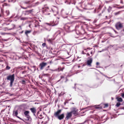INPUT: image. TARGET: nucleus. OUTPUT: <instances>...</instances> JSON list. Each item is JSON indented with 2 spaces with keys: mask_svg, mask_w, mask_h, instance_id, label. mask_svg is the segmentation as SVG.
Here are the masks:
<instances>
[{
  "mask_svg": "<svg viewBox=\"0 0 124 124\" xmlns=\"http://www.w3.org/2000/svg\"><path fill=\"white\" fill-rule=\"evenodd\" d=\"M14 74L9 75L8 76L7 79L10 81V86L11 87L12 86L14 82L15 79Z\"/></svg>",
  "mask_w": 124,
  "mask_h": 124,
  "instance_id": "nucleus-1",
  "label": "nucleus"
},
{
  "mask_svg": "<svg viewBox=\"0 0 124 124\" xmlns=\"http://www.w3.org/2000/svg\"><path fill=\"white\" fill-rule=\"evenodd\" d=\"M115 26L117 29L119 30L123 27V24L120 22H118L115 24Z\"/></svg>",
  "mask_w": 124,
  "mask_h": 124,
  "instance_id": "nucleus-2",
  "label": "nucleus"
},
{
  "mask_svg": "<svg viewBox=\"0 0 124 124\" xmlns=\"http://www.w3.org/2000/svg\"><path fill=\"white\" fill-rule=\"evenodd\" d=\"M78 110L76 108H73L71 112V113L75 116H76L78 114Z\"/></svg>",
  "mask_w": 124,
  "mask_h": 124,
  "instance_id": "nucleus-3",
  "label": "nucleus"
},
{
  "mask_svg": "<svg viewBox=\"0 0 124 124\" xmlns=\"http://www.w3.org/2000/svg\"><path fill=\"white\" fill-rule=\"evenodd\" d=\"M18 114V111L17 110H16V111H14L13 112V116H16L17 118L19 119L23 120V119L21 118H20L19 117L17 116Z\"/></svg>",
  "mask_w": 124,
  "mask_h": 124,
  "instance_id": "nucleus-4",
  "label": "nucleus"
},
{
  "mask_svg": "<svg viewBox=\"0 0 124 124\" xmlns=\"http://www.w3.org/2000/svg\"><path fill=\"white\" fill-rule=\"evenodd\" d=\"M47 63L46 62H42L40 63L39 64V66L40 67V69L42 70L44 68V67L46 65Z\"/></svg>",
  "mask_w": 124,
  "mask_h": 124,
  "instance_id": "nucleus-5",
  "label": "nucleus"
},
{
  "mask_svg": "<svg viewBox=\"0 0 124 124\" xmlns=\"http://www.w3.org/2000/svg\"><path fill=\"white\" fill-rule=\"evenodd\" d=\"M72 114L71 112H68L66 115V116L65 118L67 120H68L72 117Z\"/></svg>",
  "mask_w": 124,
  "mask_h": 124,
  "instance_id": "nucleus-6",
  "label": "nucleus"
},
{
  "mask_svg": "<svg viewBox=\"0 0 124 124\" xmlns=\"http://www.w3.org/2000/svg\"><path fill=\"white\" fill-rule=\"evenodd\" d=\"M93 61V59L92 58H90L88 60L87 62V64L88 65L91 66V64Z\"/></svg>",
  "mask_w": 124,
  "mask_h": 124,
  "instance_id": "nucleus-7",
  "label": "nucleus"
},
{
  "mask_svg": "<svg viewBox=\"0 0 124 124\" xmlns=\"http://www.w3.org/2000/svg\"><path fill=\"white\" fill-rule=\"evenodd\" d=\"M29 112L27 111H25L24 112V114L28 119L30 117V116L29 115Z\"/></svg>",
  "mask_w": 124,
  "mask_h": 124,
  "instance_id": "nucleus-8",
  "label": "nucleus"
},
{
  "mask_svg": "<svg viewBox=\"0 0 124 124\" xmlns=\"http://www.w3.org/2000/svg\"><path fill=\"white\" fill-rule=\"evenodd\" d=\"M62 111L61 109H60L58 110L56 112H55L54 114V115L56 117H57L59 115V114L61 113Z\"/></svg>",
  "mask_w": 124,
  "mask_h": 124,
  "instance_id": "nucleus-9",
  "label": "nucleus"
},
{
  "mask_svg": "<svg viewBox=\"0 0 124 124\" xmlns=\"http://www.w3.org/2000/svg\"><path fill=\"white\" fill-rule=\"evenodd\" d=\"M64 117V114H62L60 115H59L57 117L60 120H62L63 119Z\"/></svg>",
  "mask_w": 124,
  "mask_h": 124,
  "instance_id": "nucleus-10",
  "label": "nucleus"
},
{
  "mask_svg": "<svg viewBox=\"0 0 124 124\" xmlns=\"http://www.w3.org/2000/svg\"><path fill=\"white\" fill-rule=\"evenodd\" d=\"M65 29L67 30H68L69 31H73L72 30L70 29V28H71V27H70L67 25H66L65 26Z\"/></svg>",
  "mask_w": 124,
  "mask_h": 124,
  "instance_id": "nucleus-11",
  "label": "nucleus"
},
{
  "mask_svg": "<svg viewBox=\"0 0 124 124\" xmlns=\"http://www.w3.org/2000/svg\"><path fill=\"white\" fill-rule=\"evenodd\" d=\"M30 110L33 113H36V110L34 108H30Z\"/></svg>",
  "mask_w": 124,
  "mask_h": 124,
  "instance_id": "nucleus-12",
  "label": "nucleus"
},
{
  "mask_svg": "<svg viewBox=\"0 0 124 124\" xmlns=\"http://www.w3.org/2000/svg\"><path fill=\"white\" fill-rule=\"evenodd\" d=\"M64 67H63L62 68H61V67H59L57 69L55 70L56 71H62L63 69H64Z\"/></svg>",
  "mask_w": 124,
  "mask_h": 124,
  "instance_id": "nucleus-13",
  "label": "nucleus"
},
{
  "mask_svg": "<svg viewBox=\"0 0 124 124\" xmlns=\"http://www.w3.org/2000/svg\"><path fill=\"white\" fill-rule=\"evenodd\" d=\"M31 32V30H26L25 31V34L27 36H28V34L30 33Z\"/></svg>",
  "mask_w": 124,
  "mask_h": 124,
  "instance_id": "nucleus-14",
  "label": "nucleus"
},
{
  "mask_svg": "<svg viewBox=\"0 0 124 124\" xmlns=\"http://www.w3.org/2000/svg\"><path fill=\"white\" fill-rule=\"evenodd\" d=\"M116 99L119 102H121L123 101V99L121 97H117Z\"/></svg>",
  "mask_w": 124,
  "mask_h": 124,
  "instance_id": "nucleus-15",
  "label": "nucleus"
},
{
  "mask_svg": "<svg viewBox=\"0 0 124 124\" xmlns=\"http://www.w3.org/2000/svg\"><path fill=\"white\" fill-rule=\"evenodd\" d=\"M112 9V8L110 6H109L108 8L107 9V10L108 12L110 13Z\"/></svg>",
  "mask_w": 124,
  "mask_h": 124,
  "instance_id": "nucleus-16",
  "label": "nucleus"
},
{
  "mask_svg": "<svg viewBox=\"0 0 124 124\" xmlns=\"http://www.w3.org/2000/svg\"><path fill=\"white\" fill-rule=\"evenodd\" d=\"M12 28L10 29H8V30H11L13 29H14L15 27V25L14 24H12L11 25Z\"/></svg>",
  "mask_w": 124,
  "mask_h": 124,
  "instance_id": "nucleus-17",
  "label": "nucleus"
},
{
  "mask_svg": "<svg viewBox=\"0 0 124 124\" xmlns=\"http://www.w3.org/2000/svg\"><path fill=\"white\" fill-rule=\"evenodd\" d=\"M53 39L52 38L48 39H47V40L48 42L50 43H52V42Z\"/></svg>",
  "mask_w": 124,
  "mask_h": 124,
  "instance_id": "nucleus-18",
  "label": "nucleus"
},
{
  "mask_svg": "<svg viewBox=\"0 0 124 124\" xmlns=\"http://www.w3.org/2000/svg\"><path fill=\"white\" fill-rule=\"evenodd\" d=\"M97 106L96 107H95V108L96 109H101L102 108V107H100L99 106V105H98V106Z\"/></svg>",
  "mask_w": 124,
  "mask_h": 124,
  "instance_id": "nucleus-19",
  "label": "nucleus"
},
{
  "mask_svg": "<svg viewBox=\"0 0 124 124\" xmlns=\"http://www.w3.org/2000/svg\"><path fill=\"white\" fill-rule=\"evenodd\" d=\"M30 2V1H24V3L26 4H29Z\"/></svg>",
  "mask_w": 124,
  "mask_h": 124,
  "instance_id": "nucleus-20",
  "label": "nucleus"
},
{
  "mask_svg": "<svg viewBox=\"0 0 124 124\" xmlns=\"http://www.w3.org/2000/svg\"><path fill=\"white\" fill-rule=\"evenodd\" d=\"M10 69V67L8 65H7L6 68V69L7 70H9Z\"/></svg>",
  "mask_w": 124,
  "mask_h": 124,
  "instance_id": "nucleus-21",
  "label": "nucleus"
},
{
  "mask_svg": "<svg viewBox=\"0 0 124 124\" xmlns=\"http://www.w3.org/2000/svg\"><path fill=\"white\" fill-rule=\"evenodd\" d=\"M28 11L27 10V11H26L25 12L24 14L25 15H28L30 14L29 13V12H28Z\"/></svg>",
  "mask_w": 124,
  "mask_h": 124,
  "instance_id": "nucleus-22",
  "label": "nucleus"
},
{
  "mask_svg": "<svg viewBox=\"0 0 124 124\" xmlns=\"http://www.w3.org/2000/svg\"><path fill=\"white\" fill-rule=\"evenodd\" d=\"M120 105V103L119 102H118L116 104V106L117 107L119 106Z\"/></svg>",
  "mask_w": 124,
  "mask_h": 124,
  "instance_id": "nucleus-23",
  "label": "nucleus"
},
{
  "mask_svg": "<svg viewBox=\"0 0 124 124\" xmlns=\"http://www.w3.org/2000/svg\"><path fill=\"white\" fill-rule=\"evenodd\" d=\"M27 18L26 17H22L21 18V20H24L27 19Z\"/></svg>",
  "mask_w": 124,
  "mask_h": 124,
  "instance_id": "nucleus-24",
  "label": "nucleus"
},
{
  "mask_svg": "<svg viewBox=\"0 0 124 124\" xmlns=\"http://www.w3.org/2000/svg\"><path fill=\"white\" fill-rule=\"evenodd\" d=\"M92 107L91 106H88V107H86L83 109H89L91 108V107Z\"/></svg>",
  "mask_w": 124,
  "mask_h": 124,
  "instance_id": "nucleus-25",
  "label": "nucleus"
},
{
  "mask_svg": "<svg viewBox=\"0 0 124 124\" xmlns=\"http://www.w3.org/2000/svg\"><path fill=\"white\" fill-rule=\"evenodd\" d=\"M120 11H118L117 12H116L115 13V14H114L115 15H118L120 13Z\"/></svg>",
  "mask_w": 124,
  "mask_h": 124,
  "instance_id": "nucleus-26",
  "label": "nucleus"
},
{
  "mask_svg": "<svg viewBox=\"0 0 124 124\" xmlns=\"http://www.w3.org/2000/svg\"><path fill=\"white\" fill-rule=\"evenodd\" d=\"M9 2H14L16 1V0H8Z\"/></svg>",
  "mask_w": 124,
  "mask_h": 124,
  "instance_id": "nucleus-27",
  "label": "nucleus"
},
{
  "mask_svg": "<svg viewBox=\"0 0 124 124\" xmlns=\"http://www.w3.org/2000/svg\"><path fill=\"white\" fill-rule=\"evenodd\" d=\"M25 81L24 80H23L21 82V83L23 84H25Z\"/></svg>",
  "mask_w": 124,
  "mask_h": 124,
  "instance_id": "nucleus-28",
  "label": "nucleus"
},
{
  "mask_svg": "<svg viewBox=\"0 0 124 124\" xmlns=\"http://www.w3.org/2000/svg\"><path fill=\"white\" fill-rule=\"evenodd\" d=\"M6 13L7 14V15H8L9 14V11L8 10L6 11Z\"/></svg>",
  "mask_w": 124,
  "mask_h": 124,
  "instance_id": "nucleus-29",
  "label": "nucleus"
},
{
  "mask_svg": "<svg viewBox=\"0 0 124 124\" xmlns=\"http://www.w3.org/2000/svg\"><path fill=\"white\" fill-rule=\"evenodd\" d=\"M28 11V12H29V13L30 14V13H31V12H32L33 11V9L30 10H29Z\"/></svg>",
  "mask_w": 124,
  "mask_h": 124,
  "instance_id": "nucleus-30",
  "label": "nucleus"
},
{
  "mask_svg": "<svg viewBox=\"0 0 124 124\" xmlns=\"http://www.w3.org/2000/svg\"><path fill=\"white\" fill-rule=\"evenodd\" d=\"M46 44L45 43H43L42 44V45L43 47H44L46 46Z\"/></svg>",
  "mask_w": 124,
  "mask_h": 124,
  "instance_id": "nucleus-31",
  "label": "nucleus"
},
{
  "mask_svg": "<svg viewBox=\"0 0 124 124\" xmlns=\"http://www.w3.org/2000/svg\"><path fill=\"white\" fill-rule=\"evenodd\" d=\"M39 111H38L37 113V116L39 117Z\"/></svg>",
  "mask_w": 124,
  "mask_h": 124,
  "instance_id": "nucleus-32",
  "label": "nucleus"
},
{
  "mask_svg": "<svg viewBox=\"0 0 124 124\" xmlns=\"http://www.w3.org/2000/svg\"><path fill=\"white\" fill-rule=\"evenodd\" d=\"M58 23H59V22L58 21H57V23H56V24H55L53 25H52V26H54L56 25H57V24H58Z\"/></svg>",
  "mask_w": 124,
  "mask_h": 124,
  "instance_id": "nucleus-33",
  "label": "nucleus"
},
{
  "mask_svg": "<svg viewBox=\"0 0 124 124\" xmlns=\"http://www.w3.org/2000/svg\"><path fill=\"white\" fill-rule=\"evenodd\" d=\"M105 105V107H107L108 106V104H106Z\"/></svg>",
  "mask_w": 124,
  "mask_h": 124,
  "instance_id": "nucleus-34",
  "label": "nucleus"
},
{
  "mask_svg": "<svg viewBox=\"0 0 124 124\" xmlns=\"http://www.w3.org/2000/svg\"><path fill=\"white\" fill-rule=\"evenodd\" d=\"M122 97L123 98H124V93H123L122 94Z\"/></svg>",
  "mask_w": 124,
  "mask_h": 124,
  "instance_id": "nucleus-35",
  "label": "nucleus"
},
{
  "mask_svg": "<svg viewBox=\"0 0 124 124\" xmlns=\"http://www.w3.org/2000/svg\"><path fill=\"white\" fill-rule=\"evenodd\" d=\"M21 8H23V9H26L27 8V7L24 8V7H22V6L21 7Z\"/></svg>",
  "mask_w": 124,
  "mask_h": 124,
  "instance_id": "nucleus-36",
  "label": "nucleus"
},
{
  "mask_svg": "<svg viewBox=\"0 0 124 124\" xmlns=\"http://www.w3.org/2000/svg\"><path fill=\"white\" fill-rule=\"evenodd\" d=\"M123 7H124V6H122V7H118L117 8H123Z\"/></svg>",
  "mask_w": 124,
  "mask_h": 124,
  "instance_id": "nucleus-37",
  "label": "nucleus"
},
{
  "mask_svg": "<svg viewBox=\"0 0 124 124\" xmlns=\"http://www.w3.org/2000/svg\"><path fill=\"white\" fill-rule=\"evenodd\" d=\"M99 64V63L98 62H96V65H98Z\"/></svg>",
  "mask_w": 124,
  "mask_h": 124,
  "instance_id": "nucleus-38",
  "label": "nucleus"
},
{
  "mask_svg": "<svg viewBox=\"0 0 124 124\" xmlns=\"http://www.w3.org/2000/svg\"><path fill=\"white\" fill-rule=\"evenodd\" d=\"M26 72V71H23L22 72V74H24V73H25Z\"/></svg>",
  "mask_w": 124,
  "mask_h": 124,
  "instance_id": "nucleus-39",
  "label": "nucleus"
},
{
  "mask_svg": "<svg viewBox=\"0 0 124 124\" xmlns=\"http://www.w3.org/2000/svg\"><path fill=\"white\" fill-rule=\"evenodd\" d=\"M87 56H89L90 55V54L89 53H87Z\"/></svg>",
  "mask_w": 124,
  "mask_h": 124,
  "instance_id": "nucleus-40",
  "label": "nucleus"
},
{
  "mask_svg": "<svg viewBox=\"0 0 124 124\" xmlns=\"http://www.w3.org/2000/svg\"><path fill=\"white\" fill-rule=\"evenodd\" d=\"M42 116V114H39V116H40L41 117Z\"/></svg>",
  "mask_w": 124,
  "mask_h": 124,
  "instance_id": "nucleus-41",
  "label": "nucleus"
},
{
  "mask_svg": "<svg viewBox=\"0 0 124 124\" xmlns=\"http://www.w3.org/2000/svg\"><path fill=\"white\" fill-rule=\"evenodd\" d=\"M90 54H92V55L93 54V51H91L90 52Z\"/></svg>",
  "mask_w": 124,
  "mask_h": 124,
  "instance_id": "nucleus-42",
  "label": "nucleus"
},
{
  "mask_svg": "<svg viewBox=\"0 0 124 124\" xmlns=\"http://www.w3.org/2000/svg\"><path fill=\"white\" fill-rule=\"evenodd\" d=\"M46 24H48V25H50V24L49 23H46Z\"/></svg>",
  "mask_w": 124,
  "mask_h": 124,
  "instance_id": "nucleus-43",
  "label": "nucleus"
},
{
  "mask_svg": "<svg viewBox=\"0 0 124 124\" xmlns=\"http://www.w3.org/2000/svg\"><path fill=\"white\" fill-rule=\"evenodd\" d=\"M35 113H33V115H34V116H36V115H35Z\"/></svg>",
  "mask_w": 124,
  "mask_h": 124,
  "instance_id": "nucleus-44",
  "label": "nucleus"
},
{
  "mask_svg": "<svg viewBox=\"0 0 124 124\" xmlns=\"http://www.w3.org/2000/svg\"><path fill=\"white\" fill-rule=\"evenodd\" d=\"M87 49L89 50H90L91 49L90 48H87Z\"/></svg>",
  "mask_w": 124,
  "mask_h": 124,
  "instance_id": "nucleus-45",
  "label": "nucleus"
},
{
  "mask_svg": "<svg viewBox=\"0 0 124 124\" xmlns=\"http://www.w3.org/2000/svg\"><path fill=\"white\" fill-rule=\"evenodd\" d=\"M111 99H112V100H113V97H112L111 98Z\"/></svg>",
  "mask_w": 124,
  "mask_h": 124,
  "instance_id": "nucleus-46",
  "label": "nucleus"
},
{
  "mask_svg": "<svg viewBox=\"0 0 124 124\" xmlns=\"http://www.w3.org/2000/svg\"><path fill=\"white\" fill-rule=\"evenodd\" d=\"M64 45H62V46H61V47H63Z\"/></svg>",
  "mask_w": 124,
  "mask_h": 124,
  "instance_id": "nucleus-47",
  "label": "nucleus"
},
{
  "mask_svg": "<svg viewBox=\"0 0 124 124\" xmlns=\"http://www.w3.org/2000/svg\"><path fill=\"white\" fill-rule=\"evenodd\" d=\"M121 3H123V1H121Z\"/></svg>",
  "mask_w": 124,
  "mask_h": 124,
  "instance_id": "nucleus-48",
  "label": "nucleus"
},
{
  "mask_svg": "<svg viewBox=\"0 0 124 124\" xmlns=\"http://www.w3.org/2000/svg\"><path fill=\"white\" fill-rule=\"evenodd\" d=\"M23 31L22 32H21V33H23Z\"/></svg>",
  "mask_w": 124,
  "mask_h": 124,
  "instance_id": "nucleus-49",
  "label": "nucleus"
},
{
  "mask_svg": "<svg viewBox=\"0 0 124 124\" xmlns=\"http://www.w3.org/2000/svg\"><path fill=\"white\" fill-rule=\"evenodd\" d=\"M67 53H68V54H69V52H67Z\"/></svg>",
  "mask_w": 124,
  "mask_h": 124,
  "instance_id": "nucleus-50",
  "label": "nucleus"
},
{
  "mask_svg": "<svg viewBox=\"0 0 124 124\" xmlns=\"http://www.w3.org/2000/svg\"><path fill=\"white\" fill-rule=\"evenodd\" d=\"M49 67H50V66H48V68H49Z\"/></svg>",
  "mask_w": 124,
  "mask_h": 124,
  "instance_id": "nucleus-51",
  "label": "nucleus"
},
{
  "mask_svg": "<svg viewBox=\"0 0 124 124\" xmlns=\"http://www.w3.org/2000/svg\"><path fill=\"white\" fill-rule=\"evenodd\" d=\"M40 118V119H42V117H41V118H40Z\"/></svg>",
  "mask_w": 124,
  "mask_h": 124,
  "instance_id": "nucleus-52",
  "label": "nucleus"
},
{
  "mask_svg": "<svg viewBox=\"0 0 124 124\" xmlns=\"http://www.w3.org/2000/svg\"><path fill=\"white\" fill-rule=\"evenodd\" d=\"M1 16V15H0V17Z\"/></svg>",
  "mask_w": 124,
  "mask_h": 124,
  "instance_id": "nucleus-53",
  "label": "nucleus"
},
{
  "mask_svg": "<svg viewBox=\"0 0 124 124\" xmlns=\"http://www.w3.org/2000/svg\"><path fill=\"white\" fill-rule=\"evenodd\" d=\"M101 52V51H100L99 52Z\"/></svg>",
  "mask_w": 124,
  "mask_h": 124,
  "instance_id": "nucleus-54",
  "label": "nucleus"
},
{
  "mask_svg": "<svg viewBox=\"0 0 124 124\" xmlns=\"http://www.w3.org/2000/svg\"><path fill=\"white\" fill-rule=\"evenodd\" d=\"M89 121H91V120H89Z\"/></svg>",
  "mask_w": 124,
  "mask_h": 124,
  "instance_id": "nucleus-55",
  "label": "nucleus"
},
{
  "mask_svg": "<svg viewBox=\"0 0 124 124\" xmlns=\"http://www.w3.org/2000/svg\"><path fill=\"white\" fill-rule=\"evenodd\" d=\"M89 121H91V120H89Z\"/></svg>",
  "mask_w": 124,
  "mask_h": 124,
  "instance_id": "nucleus-56",
  "label": "nucleus"
},
{
  "mask_svg": "<svg viewBox=\"0 0 124 124\" xmlns=\"http://www.w3.org/2000/svg\"><path fill=\"white\" fill-rule=\"evenodd\" d=\"M113 7H115V6H113Z\"/></svg>",
  "mask_w": 124,
  "mask_h": 124,
  "instance_id": "nucleus-57",
  "label": "nucleus"
}]
</instances>
